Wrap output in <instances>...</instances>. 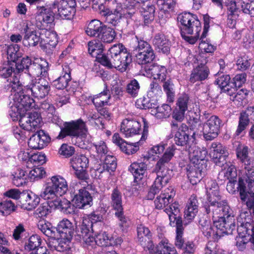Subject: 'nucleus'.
Wrapping results in <instances>:
<instances>
[{"instance_id": "obj_48", "label": "nucleus", "mask_w": 254, "mask_h": 254, "mask_svg": "<svg viewBox=\"0 0 254 254\" xmlns=\"http://www.w3.org/2000/svg\"><path fill=\"white\" fill-rule=\"evenodd\" d=\"M116 37V32L115 30L111 27L105 25L98 37L102 42L110 43L113 42Z\"/></svg>"}, {"instance_id": "obj_27", "label": "nucleus", "mask_w": 254, "mask_h": 254, "mask_svg": "<svg viewBox=\"0 0 254 254\" xmlns=\"http://www.w3.org/2000/svg\"><path fill=\"white\" fill-rule=\"evenodd\" d=\"M141 125L134 120L125 119L121 124V131L127 137L138 134L140 131Z\"/></svg>"}, {"instance_id": "obj_21", "label": "nucleus", "mask_w": 254, "mask_h": 254, "mask_svg": "<svg viewBox=\"0 0 254 254\" xmlns=\"http://www.w3.org/2000/svg\"><path fill=\"white\" fill-rule=\"evenodd\" d=\"M19 122V125L23 129L32 131L39 126L42 122V120L38 113L34 112L21 116Z\"/></svg>"}, {"instance_id": "obj_1", "label": "nucleus", "mask_w": 254, "mask_h": 254, "mask_svg": "<svg viewBox=\"0 0 254 254\" xmlns=\"http://www.w3.org/2000/svg\"><path fill=\"white\" fill-rule=\"evenodd\" d=\"M131 61V56L122 44H115L106 55L99 58V62L102 65L108 68H115L121 72L127 70Z\"/></svg>"}, {"instance_id": "obj_53", "label": "nucleus", "mask_w": 254, "mask_h": 254, "mask_svg": "<svg viewBox=\"0 0 254 254\" xmlns=\"http://www.w3.org/2000/svg\"><path fill=\"white\" fill-rule=\"evenodd\" d=\"M206 193L207 195V200L219 197V192L218 191V186L217 183L211 180L208 181L206 185Z\"/></svg>"}, {"instance_id": "obj_24", "label": "nucleus", "mask_w": 254, "mask_h": 254, "mask_svg": "<svg viewBox=\"0 0 254 254\" xmlns=\"http://www.w3.org/2000/svg\"><path fill=\"white\" fill-rule=\"evenodd\" d=\"M175 195V192L172 187L165 189L163 192H162L159 196H158L155 200L154 203L156 208L157 209L165 208L164 211L168 214V213L165 211V209L169 208L170 205L176 204V203H172L167 207V205L173 201V197ZM177 204L179 205L178 203Z\"/></svg>"}, {"instance_id": "obj_38", "label": "nucleus", "mask_w": 254, "mask_h": 254, "mask_svg": "<svg viewBox=\"0 0 254 254\" xmlns=\"http://www.w3.org/2000/svg\"><path fill=\"white\" fill-rule=\"evenodd\" d=\"M56 230L60 236L69 237L70 238H72L73 237L74 233L73 225L67 219H63L61 221Z\"/></svg>"}, {"instance_id": "obj_37", "label": "nucleus", "mask_w": 254, "mask_h": 254, "mask_svg": "<svg viewBox=\"0 0 254 254\" xmlns=\"http://www.w3.org/2000/svg\"><path fill=\"white\" fill-rule=\"evenodd\" d=\"M192 150V151H190V162L189 164L195 165L199 164L206 166V161L205 160L207 153L206 151L205 150H201L196 147L193 148Z\"/></svg>"}, {"instance_id": "obj_19", "label": "nucleus", "mask_w": 254, "mask_h": 254, "mask_svg": "<svg viewBox=\"0 0 254 254\" xmlns=\"http://www.w3.org/2000/svg\"><path fill=\"white\" fill-rule=\"evenodd\" d=\"M209 155L216 165L222 166L225 163L229 153L226 148L220 143L213 142L210 147Z\"/></svg>"}, {"instance_id": "obj_35", "label": "nucleus", "mask_w": 254, "mask_h": 254, "mask_svg": "<svg viewBox=\"0 0 254 254\" xmlns=\"http://www.w3.org/2000/svg\"><path fill=\"white\" fill-rule=\"evenodd\" d=\"M70 72L69 66L66 64L63 65L62 75L53 81V85L58 89L65 88L71 79Z\"/></svg>"}, {"instance_id": "obj_34", "label": "nucleus", "mask_w": 254, "mask_h": 254, "mask_svg": "<svg viewBox=\"0 0 254 254\" xmlns=\"http://www.w3.org/2000/svg\"><path fill=\"white\" fill-rule=\"evenodd\" d=\"M40 197L33 193H26L20 197L21 207L27 210L34 208L40 202Z\"/></svg>"}, {"instance_id": "obj_22", "label": "nucleus", "mask_w": 254, "mask_h": 254, "mask_svg": "<svg viewBox=\"0 0 254 254\" xmlns=\"http://www.w3.org/2000/svg\"><path fill=\"white\" fill-rule=\"evenodd\" d=\"M205 166L202 164H189L187 167V176L190 183L192 185H196L199 183L205 175L206 170Z\"/></svg>"}, {"instance_id": "obj_33", "label": "nucleus", "mask_w": 254, "mask_h": 254, "mask_svg": "<svg viewBox=\"0 0 254 254\" xmlns=\"http://www.w3.org/2000/svg\"><path fill=\"white\" fill-rule=\"evenodd\" d=\"M114 143L119 146L121 150L127 155H130L136 152L139 147L133 144H129L125 141L118 133H115L112 137Z\"/></svg>"}, {"instance_id": "obj_8", "label": "nucleus", "mask_w": 254, "mask_h": 254, "mask_svg": "<svg viewBox=\"0 0 254 254\" xmlns=\"http://www.w3.org/2000/svg\"><path fill=\"white\" fill-rule=\"evenodd\" d=\"M23 31L25 33L23 39V44L25 46L34 47L38 44L40 40H44L46 44L53 48L56 46V41H52V43H50L48 37H46V39L44 38V35H51L50 31L47 30H43L40 32H38L35 30H31L28 25L26 24L23 28Z\"/></svg>"}, {"instance_id": "obj_62", "label": "nucleus", "mask_w": 254, "mask_h": 254, "mask_svg": "<svg viewBox=\"0 0 254 254\" xmlns=\"http://www.w3.org/2000/svg\"><path fill=\"white\" fill-rule=\"evenodd\" d=\"M199 228L201 229L203 235L208 238L211 236L212 233H214V230L212 229L210 222L204 218H201L199 221Z\"/></svg>"}, {"instance_id": "obj_28", "label": "nucleus", "mask_w": 254, "mask_h": 254, "mask_svg": "<svg viewBox=\"0 0 254 254\" xmlns=\"http://www.w3.org/2000/svg\"><path fill=\"white\" fill-rule=\"evenodd\" d=\"M92 197L90 193L85 189H80L72 198V201L78 208H84L86 205H90Z\"/></svg>"}, {"instance_id": "obj_61", "label": "nucleus", "mask_w": 254, "mask_h": 254, "mask_svg": "<svg viewBox=\"0 0 254 254\" xmlns=\"http://www.w3.org/2000/svg\"><path fill=\"white\" fill-rule=\"evenodd\" d=\"M97 244L100 247H107L113 244L112 239L105 232H101L96 235Z\"/></svg>"}, {"instance_id": "obj_9", "label": "nucleus", "mask_w": 254, "mask_h": 254, "mask_svg": "<svg viewBox=\"0 0 254 254\" xmlns=\"http://www.w3.org/2000/svg\"><path fill=\"white\" fill-rule=\"evenodd\" d=\"M209 204L205 206V211L207 214L212 213L213 220L218 218L232 216V210L226 201H222L221 196L208 200Z\"/></svg>"}, {"instance_id": "obj_57", "label": "nucleus", "mask_w": 254, "mask_h": 254, "mask_svg": "<svg viewBox=\"0 0 254 254\" xmlns=\"http://www.w3.org/2000/svg\"><path fill=\"white\" fill-rule=\"evenodd\" d=\"M163 82V87L164 91L167 96V101L169 102H173L175 97V91L174 89V84L170 79H166Z\"/></svg>"}, {"instance_id": "obj_59", "label": "nucleus", "mask_w": 254, "mask_h": 254, "mask_svg": "<svg viewBox=\"0 0 254 254\" xmlns=\"http://www.w3.org/2000/svg\"><path fill=\"white\" fill-rule=\"evenodd\" d=\"M72 238L60 236L56 249L59 252H65L70 249V243Z\"/></svg>"}, {"instance_id": "obj_6", "label": "nucleus", "mask_w": 254, "mask_h": 254, "mask_svg": "<svg viewBox=\"0 0 254 254\" xmlns=\"http://www.w3.org/2000/svg\"><path fill=\"white\" fill-rule=\"evenodd\" d=\"M165 211L168 213L170 225L176 226L175 245L178 249L183 250L185 249L186 246L188 245V243H193L189 241L186 242L183 237L184 228L182 225V220L179 216L180 209L178 208V205L177 204H172L170 205L169 208L166 209Z\"/></svg>"}, {"instance_id": "obj_7", "label": "nucleus", "mask_w": 254, "mask_h": 254, "mask_svg": "<svg viewBox=\"0 0 254 254\" xmlns=\"http://www.w3.org/2000/svg\"><path fill=\"white\" fill-rule=\"evenodd\" d=\"M67 190V183L64 178L60 176H53L41 192L40 196L44 199H54L64 194Z\"/></svg>"}, {"instance_id": "obj_16", "label": "nucleus", "mask_w": 254, "mask_h": 254, "mask_svg": "<svg viewBox=\"0 0 254 254\" xmlns=\"http://www.w3.org/2000/svg\"><path fill=\"white\" fill-rule=\"evenodd\" d=\"M76 0H60L52 5L53 9H58L60 16L65 19H70L75 13Z\"/></svg>"}, {"instance_id": "obj_60", "label": "nucleus", "mask_w": 254, "mask_h": 254, "mask_svg": "<svg viewBox=\"0 0 254 254\" xmlns=\"http://www.w3.org/2000/svg\"><path fill=\"white\" fill-rule=\"evenodd\" d=\"M96 151V157L100 160H103L109 153L108 148L104 141H101L94 145Z\"/></svg>"}, {"instance_id": "obj_20", "label": "nucleus", "mask_w": 254, "mask_h": 254, "mask_svg": "<svg viewBox=\"0 0 254 254\" xmlns=\"http://www.w3.org/2000/svg\"><path fill=\"white\" fill-rule=\"evenodd\" d=\"M147 168V164L142 162H135L130 165L129 170L134 176V183L136 185L144 186L146 184Z\"/></svg>"}, {"instance_id": "obj_56", "label": "nucleus", "mask_w": 254, "mask_h": 254, "mask_svg": "<svg viewBox=\"0 0 254 254\" xmlns=\"http://www.w3.org/2000/svg\"><path fill=\"white\" fill-rule=\"evenodd\" d=\"M15 208L16 206L10 199L0 202V212L4 216L10 214L15 210Z\"/></svg>"}, {"instance_id": "obj_17", "label": "nucleus", "mask_w": 254, "mask_h": 254, "mask_svg": "<svg viewBox=\"0 0 254 254\" xmlns=\"http://www.w3.org/2000/svg\"><path fill=\"white\" fill-rule=\"evenodd\" d=\"M214 226L216 229L215 234L220 237L224 234H232L235 230L236 225L233 215L220 218L218 220L214 219Z\"/></svg>"}, {"instance_id": "obj_47", "label": "nucleus", "mask_w": 254, "mask_h": 254, "mask_svg": "<svg viewBox=\"0 0 254 254\" xmlns=\"http://www.w3.org/2000/svg\"><path fill=\"white\" fill-rule=\"evenodd\" d=\"M88 52L92 57H95L99 62V58L102 56H105L102 54L103 51V46L101 42L96 41H90L88 43Z\"/></svg>"}, {"instance_id": "obj_50", "label": "nucleus", "mask_w": 254, "mask_h": 254, "mask_svg": "<svg viewBox=\"0 0 254 254\" xmlns=\"http://www.w3.org/2000/svg\"><path fill=\"white\" fill-rule=\"evenodd\" d=\"M47 72V67L42 64L34 62L31 63L27 71L28 74L34 77H39L40 75L44 76Z\"/></svg>"}, {"instance_id": "obj_23", "label": "nucleus", "mask_w": 254, "mask_h": 254, "mask_svg": "<svg viewBox=\"0 0 254 254\" xmlns=\"http://www.w3.org/2000/svg\"><path fill=\"white\" fill-rule=\"evenodd\" d=\"M23 82L19 81L18 75H14L8 78L0 80V90L3 92H19L23 89Z\"/></svg>"}, {"instance_id": "obj_63", "label": "nucleus", "mask_w": 254, "mask_h": 254, "mask_svg": "<svg viewBox=\"0 0 254 254\" xmlns=\"http://www.w3.org/2000/svg\"><path fill=\"white\" fill-rule=\"evenodd\" d=\"M249 91L245 88L240 90L237 89L235 94L231 96L230 99L235 103H242L247 98ZM241 105V104H240Z\"/></svg>"}, {"instance_id": "obj_36", "label": "nucleus", "mask_w": 254, "mask_h": 254, "mask_svg": "<svg viewBox=\"0 0 254 254\" xmlns=\"http://www.w3.org/2000/svg\"><path fill=\"white\" fill-rule=\"evenodd\" d=\"M140 12L143 17V23L145 25L150 24L154 20L155 17V7L154 4L150 2L142 5Z\"/></svg>"}, {"instance_id": "obj_3", "label": "nucleus", "mask_w": 254, "mask_h": 254, "mask_svg": "<svg viewBox=\"0 0 254 254\" xmlns=\"http://www.w3.org/2000/svg\"><path fill=\"white\" fill-rule=\"evenodd\" d=\"M177 19L181 24V33L183 38L191 44H194L199 38V33L201 29L200 22L197 16L190 12H185L179 15Z\"/></svg>"}, {"instance_id": "obj_32", "label": "nucleus", "mask_w": 254, "mask_h": 254, "mask_svg": "<svg viewBox=\"0 0 254 254\" xmlns=\"http://www.w3.org/2000/svg\"><path fill=\"white\" fill-rule=\"evenodd\" d=\"M152 44L159 52L165 54L169 53L171 44L164 34H156L152 39Z\"/></svg>"}, {"instance_id": "obj_26", "label": "nucleus", "mask_w": 254, "mask_h": 254, "mask_svg": "<svg viewBox=\"0 0 254 254\" xmlns=\"http://www.w3.org/2000/svg\"><path fill=\"white\" fill-rule=\"evenodd\" d=\"M50 141V137L43 130H40L32 135L29 139V147L34 149H41L46 146Z\"/></svg>"}, {"instance_id": "obj_41", "label": "nucleus", "mask_w": 254, "mask_h": 254, "mask_svg": "<svg viewBox=\"0 0 254 254\" xmlns=\"http://www.w3.org/2000/svg\"><path fill=\"white\" fill-rule=\"evenodd\" d=\"M250 123V120L249 114L246 112H241L239 117L238 125L234 135L235 137L239 135H244L246 129Z\"/></svg>"}, {"instance_id": "obj_10", "label": "nucleus", "mask_w": 254, "mask_h": 254, "mask_svg": "<svg viewBox=\"0 0 254 254\" xmlns=\"http://www.w3.org/2000/svg\"><path fill=\"white\" fill-rule=\"evenodd\" d=\"M22 87V90H24L26 93H31L34 97L38 99L44 98L50 90L49 83L41 79L30 80L29 82L28 81H24Z\"/></svg>"}, {"instance_id": "obj_64", "label": "nucleus", "mask_w": 254, "mask_h": 254, "mask_svg": "<svg viewBox=\"0 0 254 254\" xmlns=\"http://www.w3.org/2000/svg\"><path fill=\"white\" fill-rule=\"evenodd\" d=\"M51 212V208L47 202L41 204L35 210L34 215L39 218L46 217Z\"/></svg>"}, {"instance_id": "obj_44", "label": "nucleus", "mask_w": 254, "mask_h": 254, "mask_svg": "<svg viewBox=\"0 0 254 254\" xmlns=\"http://www.w3.org/2000/svg\"><path fill=\"white\" fill-rule=\"evenodd\" d=\"M111 98L109 90H104L100 93L93 96L92 101L96 109L101 108L108 104V102Z\"/></svg>"}, {"instance_id": "obj_49", "label": "nucleus", "mask_w": 254, "mask_h": 254, "mask_svg": "<svg viewBox=\"0 0 254 254\" xmlns=\"http://www.w3.org/2000/svg\"><path fill=\"white\" fill-rule=\"evenodd\" d=\"M14 74L16 75L14 63L5 61L0 66V76L3 78H8Z\"/></svg>"}, {"instance_id": "obj_18", "label": "nucleus", "mask_w": 254, "mask_h": 254, "mask_svg": "<svg viewBox=\"0 0 254 254\" xmlns=\"http://www.w3.org/2000/svg\"><path fill=\"white\" fill-rule=\"evenodd\" d=\"M195 135L194 131L191 135L188 127L185 124H182L174 135V141L176 145L187 148L194 139Z\"/></svg>"}, {"instance_id": "obj_14", "label": "nucleus", "mask_w": 254, "mask_h": 254, "mask_svg": "<svg viewBox=\"0 0 254 254\" xmlns=\"http://www.w3.org/2000/svg\"><path fill=\"white\" fill-rule=\"evenodd\" d=\"M38 11L35 17L36 25L38 28L43 30L46 28L49 24H51L54 20V12H56L55 9H53L52 6L49 8L45 7L37 6Z\"/></svg>"}, {"instance_id": "obj_30", "label": "nucleus", "mask_w": 254, "mask_h": 254, "mask_svg": "<svg viewBox=\"0 0 254 254\" xmlns=\"http://www.w3.org/2000/svg\"><path fill=\"white\" fill-rule=\"evenodd\" d=\"M156 174L157 175L156 178L147 195L148 199H153L155 194L158 193L163 187L166 185L171 179L170 177L167 178L163 175H160L158 173Z\"/></svg>"}, {"instance_id": "obj_12", "label": "nucleus", "mask_w": 254, "mask_h": 254, "mask_svg": "<svg viewBox=\"0 0 254 254\" xmlns=\"http://www.w3.org/2000/svg\"><path fill=\"white\" fill-rule=\"evenodd\" d=\"M111 204L114 210H115V216L120 221L119 226L122 230H124L128 226V220L124 214L122 193L117 188L112 191Z\"/></svg>"}, {"instance_id": "obj_15", "label": "nucleus", "mask_w": 254, "mask_h": 254, "mask_svg": "<svg viewBox=\"0 0 254 254\" xmlns=\"http://www.w3.org/2000/svg\"><path fill=\"white\" fill-rule=\"evenodd\" d=\"M221 120L216 116H211L203 124L202 131L204 138L206 140H212L219 134Z\"/></svg>"}, {"instance_id": "obj_52", "label": "nucleus", "mask_w": 254, "mask_h": 254, "mask_svg": "<svg viewBox=\"0 0 254 254\" xmlns=\"http://www.w3.org/2000/svg\"><path fill=\"white\" fill-rule=\"evenodd\" d=\"M149 70L155 79H158L161 81L166 79L167 69L165 66L152 64L150 66Z\"/></svg>"}, {"instance_id": "obj_39", "label": "nucleus", "mask_w": 254, "mask_h": 254, "mask_svg": "<svg viewBox=\"0 0 254 254\" xmlns=\"http://www.w3.org/2000/svg\"><path fill=\"white\" fill-rule=\"evenodd\" d=\"M172 109L168 104H163L161 106H156L153 104L151 113L158 119H163L168 118L171 114Z\"/></svg>"}, {"instance_id": "obj_11", "label": "nucleus", "mask_w": 254, "mask_h": 254, "mask_svg": "<svg viewBox=\"0 0 254 254\" xmlns=\"http://www.w3.org/2000/svg\"><path fill=\"white\" fill-rule=\"evenodd\" d=\"M176 150L177 148L174 144L169 146L163 156L157 161L153 172L163 175L167 178H172L173 170L169 168L168 164L174 156Z\"/></svg>"}, {"instance_id": "obj_2", "label": "nucleus", "mask_w": 254, "mask_h": 254, "mask_svg": "<svg viewBox=\"0 0 254 254\" xmlns=\"http://www.w3.org/2000/svg\"><path fill=\"white\" fill-rule=\"evenodd\" d=\"M245 172L239 178L238 187L241 200L250 208H253L254 216V166L245 165Z\"/></svg>"}, {"instance_id": "obj_31", "label": "nucleus", "mask_w": 254, "mask_h": 254, "mask_svg": "<svg viewBox=\"0 0 254 254\" xmlns=\"http://www.w3.org/2000/svg\"><path fill=\"white\" fill-rule=\"evenodd\" d=\"M24 90L16 92L14 95V100L17 103L16 105L18 108H23L24 110L27 111L34 106V100L29 95L24 94Z\"/></svg>"}, {"instance_id": "obj_13", "label": "nucleus", "mask_w": 254, "mask_h": 254, "mask_svg": "<svg viewBox=\"0 0 254 254\" xmlns=\"http://www.w3.org/2000/svg\"><path fill=\"white\" fill-rule=\"evenodd\" d=\"M137 62L140 64L151 63L155 55L150 45L144 40L138 42V45L134 50Z\"/></svg>"}, {"instance_id": "obj_45", "label": "nucleus", "mask_w": 254, "mask_h": 254, "mask_svg": "<svg viewBox=\"0 0 254 254\" xmlns=\"http://www.w3.org/2000/svg\"><path fill=\"white\" fill-rule=\"evenodd\" d=\"M89 160L84 155L80 154L73 156L70 159V164L73 170L86 169Z\"/></svg>"}, {"instance_id": "obj_4", "label": "nucleus", "mask_w": 254, "mask_h": 254, "mask_svg": "<svg viewBox=\"0 0 254 254\" xmlns=\"http://www.w3.org/2000/svg\"><path fill=\"white\" fill-rule=\"evenodd\" d=\"M116 7L112 10L106 8L100 11L101 15L106 17V21L113 26H117L120 22L123 15L127 17L131 18L135 14V11L133 9L134 5L127 2V0H116Z\"/></svg>"}, {"instance_id": "obj_51", "label": "nucleus", "mask_w": 254, "mask_h": 254, "mask_svg": "<svg viewBox=\"0 0 254 254\" xmlns=\"http://www.w3.org/2000/svg\"><path fill=\"white\" fill-rule=\"evenodd\" d=\"M38 229L46 236L50 238L56 237L57 230L48 222L41 221L38 224Z\"/></svg>"}, {"instance_id": "obj_5", "label": "nucleus", "mask_w": 254, "mask_h": 254, "mask_svg": "<svg viewBox=\"0 0 254 254\" xmlns=\"http://www.w3.org/2000/svg\"><path fill=\"white\" fill-rule=\"evenodd\" d=\"M57 138L63 139L67 136L76 137L75 145L79 147H84L85 143L82 139L86 138L87 129L85 123L81 120L64 123Z\"/></svg>"}, {"instance_id": "obj_29", "label": "nucleus", "mask_w": 254, "mask_h": 254, "mask_svg": "<svg viewBox=\"0 0 254 254\" xmlns=\"http://www.w3.org/2000/svg\"><path fill=\"white\" fill-rule=\"evenodd\" d=\"M198 204L196 197L191 195L187 203L184 211L185 221H187L186 223L191 222L196 215L198 212Z\"/></svg>"}, {"instance_id": "obj_54", "label": "nucleus", "mask_w": 254, "mask_h": 254, "mask_svg": "<svg viewBox=\"0 0 254 254\" xmlns=\"http://www.w3.org/2000/svg\"><path fill=\"white\" fill-rule=\"evenodd\" d=\"M42 239L37 235H33L30 237L27 242L25 244V250L28 252H31L34 250L41 247Z\"/></svg>"}, {"instance_id": "obj_55", "label": "nucleus", "mask_w": 254, "mask_h": 254, "mask_svg": "<svg viewBox=\"0 0 254 254\" xmlns=\"http://www.w3.org/2000/svg\"><path fill=\"white\" fill-rule=\"evenodd\" d=\"M19 47L17 44L10 45L7 48V61L11 63H15L21 57L19 52Z\"/></svg>"}, {"instance_id": "obj_46", "label": "nucleus", "mask_w": 254, "mask_h": 254, "mask_svg": "<svg viewBox=\"0 0 254 254\" xmlns=\"http://www.w3.org/2000/svg\"><path fill=\"white\" fill-rule=\"evenodd\" d=\"M137 239L141 245H145L150 241L151 233L148 228L142 224L137 227Z\"/></svg>"}, {"instance_id": "obj_25", "label": "nucleus", "mask_w": 254, "mask_h": 254, "mask_svg": "<svg viewBox=\"0 0 254 254\" xmlns=\"http://www.w3.org/2000/svg\"><path fill=\"white\" fill-rule=\"evenodd\" d=\"M254 228V223L251 224L249 222H246L244 226L241 225V226L238 227L237 229L238 232L239 233V237H237L236 246L240 251H243L246 247L247 242L245 240L246 237V235L250 236V240L252 239V243L254 245V236L253 235L249 234L248 230L252 229ZM254 232V230H252Z\"/></svg>"}, {"instance_id": "obj_40", "label": "nucleus", "mask_w": 254, "mask_h": 254, "mask_svg": "<svg viewBox=\"0 0 254 254\" xmlns=\"http://www.w3.org/2000/svg\"><path fill=\"white\" fill-rule=\"evenodd\" d=\"M209 73V70L207 66H197L192 71L190 80L193 83L204 80L207 78Z\"/></svg>"}, {"instance_id": "obj_58", "label": "nucleus", "mask_w": 254, "mask_h": 254, "mask_svg": "<svg viewBox=\"0 0 254 254\" xmlns=\"http://www.w3.org/2000/svg\"><path fill=\"white\" fill-rule=\"evenodd\" d=\"M100 161L106 165V171L110 173L114 172L116 169V159L113 155L109 154Z\"/></svg>"}, {"instance_id": "obj_42", "label": "nucleus", "mask_w": 254, "mask_h": 254, "mask_svg": "<svg viewBox=\"0 0 254 254\" xmlns=\"http://www.w3.org/2000/svg\"><path fill=\"white\" fill-rule=\"evenodd\" d=\"M249 150L248 146L241 145L236 150L237 158L244 165H253V160L249 155Z\"/></svg>"}, {"instance_id": "obj_43", "label": "nucleus", "mask_w": 254, "mask_h": 254, "mask_svg": "<svg viewBox=\"0 0 254 254\" xmlns=\"http://www.w3.org/2000/svg\"><path fill=\"white\" fill-rule=\"evenodd\" d=\"M105 25L99 20L94 19L88 24L86 30V34L91 37H99Z\"/></svg>"}]
</instances>
